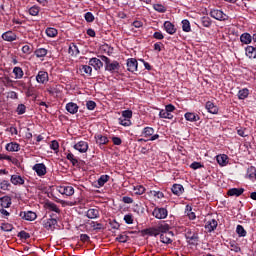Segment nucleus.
Segmentation results:
<instances>
[{
  "mask_svg": "<svg viewBox=\"0 0 256 256\" xmlns=\"http://www.w3.org/2000/svg\"><path fill=\"white\" fill-rule=\"evenodd\" d=\"M3 41H8L9 43H13V41H17V34L15 32L9 30L2 34Z\"/></svg>",
  "mask_w": 256,
  "mask_h": 256,
  "instance_id": "12",
  "label": "nucleus"
},
{
  "mask_svg": "<svg viewBox=\"0 0 256 256\" xmlns=\"http://www.w3.org/2000/svg\"><path fill=\"white\" fill-rule=\"evenodd\" d=\"M50 148L53 151H59V142L57 140L51 141Z\"/></svg>",
  "mask_w": 256,
  "mask_h": 256,
  "instance_id": "63",
  "label": "nucleus"
},
{
  "mask_svg": "<svg viewBox=\"0 0 256 256\" xmlns=\"http://www.w3.org/2000/svg\"><path fill=\"white\" fill-rule=\"evenodd\" d=\"M171 191L174 195H177V197H181V195L185 193V188L181 184H173Z\"/></svg>",
  "mask_w": 256,
  "mask_h": 256,
  "instance_id": "20",
  "label": "nucleus"
},
{
  "mask_svg": "<svg viewBox=\"0 0 256 256\" xmlns=\"http://www.w3.org/2000/svg\"><path fill=\"white\" fill-rule=\"evenodd\" d=\"M18 237H19L20 239H24L25 241H27V239H30L31 234H29L28 232L22 230V231H20V232L18 233Z\"/></svg>",
  "mask_w": 256,
  "mask_h": 256,
  "instance_id": "55",
  "label": "nucleus"
},
{
  "mask_svg": "<svg viewBox=\"0 0 256 256\" xmlns=\"http://www.w3.org/2000/svg\"><path fill=\"white\" fill-rule=\"evenodd\" d=\"M169 235H173V232H169L168 234L167 233L160 234L161 243H164L165 245H171V243H173V240L171 239V237H169Z\"/></svg>",
  "mask_w": 256,
  "mask_h": 256,
  "instance_id": "27",
  "label": "nucleus"
},
{
  "mask_svg": "<svg viewBox=\"0 0 256 256\" xmlns=\"http://www.w3.org/2000/svg\"><path fill=\"white\" fill-rule=\"evenodd\" d=\"M159 117L160 119H173V114L170 112L166 111L165 109H161L159 112Z\"/></svg>",
  "mask_w": 256,
  "mask_h": 256,
  "instance_id": "38",
  "label": "nucleus"
},
{
  "mask_svg": "<svg viewBox=\"0 0 256 256\" xmlns=\"http://www.w3.org/2000/svg\"><path fill=\"white\" fill-rule=\"evenodd\" d=\"M109 225L111 229H119L121 227V225L119 224V222H117V220H110Z\"/></svg>",
  "mask_w": 256,
  "mask_h": 256,
  "instance_id": "64",
  "label": "nucleus"
},
{
  "mask_svg": "<svg viewBox=\"0 0 256 256\" xmlns=\"http://www.w3.org/2000/svg\"><path fill=\"white\" fill-rule=\"evenodd\" d=\"M150 193L156 197L157 199H163V197H165V194H163V192L161 191H155V190H152L150 191Z\"/></svg>",
  "mask_w": 256,
  "mask_h": 256,
  "instance_id": "62",
  "label": "nucleus"
},
{
  "mask_svg": "<svg viewBox=\"0 0 256 256\" xmlns=\"http://www.w3.org/2000/svg\"><path fill=\"white\" fill-rule=\"evenodd\" d=\"M245 55L246 57H248V59H251L252 61H256V47L247 46L245 48Z\"/></svg>",
  "mask_w": 256,
  "mask_h": 256,
  "instance_id": "13",
  "label": "nucleus"
},
{
  "mask_svg": "<svg viewBox=\"0 0 256 256\" xmlns=\"http://www.w3.org/2000/svg\"><path fill=\"white\" fill-rule=\"evenodd\" d=\"M245 193V189L243 188H231L228 190L227 195L229 197H241Z\"/></svg>",
  "mask_w": 256,
  "mask_h": 256,
  "instance_id": "19",
  "label": "nucleus"
},
{
  "mask_svg": "<svg viewBox=\"0 0 256 256\" xmlns=\"http://www.w3.org/2000/svg\"><path fill=\"white\" fill-rule=\"evenodd\" d=\"M84 18H85V21H87V23H93V21H95V16L91 12L85 13Z\"/></svg>",
  "mask_w": 256,
  "mask_h": 256,
  "instance_id": "54",
  "label": "nucleus"
},
{
  "mask_svg": "<svg viewBox=\"0 0 256 256\" xmlns=\"http://www.w3.org/2000/svg\"><path fill=\"white\" fill-rule=\"evenodd\" d=\"M13 73L15 75V79H23V76L25 75L23 68L19 66L13 68Z\"/></svg>",
  "mask_w": 256,
  "mask_h": 256,
  "instance_id": "35",
  "label": "nucleus"
},
{
  "mask_svg": "<svg viewBox=\"0 0 256 256\" xmlns=\"http://www.w3.org/2000/svg\"><path fill=\"white\" fill-rule=\"evenodd\" d=\"M236 233L239 235V237H247V231L242 225H237Z\"/></svg>",
  "mask_w": 256,
  "mask_h": 256,
  "instance_id": "43",
  "label": "nucleus"
},
{
  "mask_svg": "<svg viewBox=\"0 0 256 256\" xmlns=\"http://www.w3.org/2000/svg\"><path fill=\"white\" fill-rule=\"evenodd\" d=\"M9 187H11V183L8 180H2L0 182V189L2 191H9Z\"/></svg>",
  "mask_w": 256,
  "mask_h": 256,
  "instance_id": "49",
  "label": "nucleus"
},
{
  "mask_svg": "<svg viewBox=\"0 0 256 256\" xmlns=\"http://www.w3.org/2000/svg\"><path fill=\"white\" fill-rule=\"evenodd\" d=\"M200 23H201L202 27H206L208 29H209V27H211V25H213V21L211 20V18L209 16L201 17Z\"/></svg>",
  "mask_w": 256,
  "mask_h": 256,
  "instance_id": "31",
  "label": "nucleus"
},
{
  "mask_svg": "<svg viewBox=\"0 0 256 256\" xmlns=\"http://www.w3.org/2000/svg\"><path fill=\"white\" fill-rule=\"evenodd\" d=\"M36 81L37 83H40V85H45L46 83H49V73L47 71H39L36 75Z\"/></svg>",
  "mask_w": 256,
  "mask_h": 256,
  "instance_id": "7",
  "label": "nucleus"
},
{
  "mask_svg": "<svg viewBox=\"0 0 256 256\" xmlns=\"http://www.w3.org/2000/svg\"><path fill=\"white\" fill-rule=\"evenodd\" d=\"M29 13L30 15H32V17H37V15H39V7L33 6L29 9Z\"/></svg>",
  "mask_w": 256,
  "mask_h": 256,
  "instance_id": "61",
  "label": "nucleus"
},
{
  "mask_svg": "<svg viewBox=\"0 0 256 256\" xmlns=\"http://www.w3.org/2000/svg\"><path fill=\"white\" fill-rule=\"evenodd\" d=\"M205 107H206L208 113H211L212 115H217V113H219V107H217V105H215L211 101L206 102Z\"/></svg>",
  "mask_w": 256,
  "mask_h": 256,
  "instance_id": "26",
  "label": "nucleus"
},
{
  "mask_svg": "<svg viewBox=\"0 0 256 256\" xmlns=\"http://www.w3.org/2000/svg\"><path fill=\"white\" fill-rule=\"evenodd\" d=\"M5 149H6V151L17 152L21 149V146L17 142H10V143L6 144Z\"/></svg>",
  "mask_w": 256,
  "mask_h": 256,
  "instance_id": "28",
  "label": "nucleus"
},
{
  "mask_svg": "<svg viewBox=\"0 0 256 256\" xmlns=\"http://www.w3.org/2000/svg\"><path fill=\"white\" fill-rule=\"evenodd\" d=\"M47 53H49V51L45 48H38L34 51V55L38 58L41 59L43 57H47Z\"/></svg>",
  "mask_w": 256,
  "mask_h": 256,
  "instance_id": "33",
  "label": "nucleus"
},
{
  "mask_svg": "<svg viewBox=\"0 0 256 256\" xmlns=\"http://www.w3.org/2000/svg\"><path fill=\"white\" fill-rule=\"evenodd\" d=\"M46 209H48V211H54V213H61V210L59 209L57 204H55L53 202H47Z\"/></svg>",
  "mask_w": 256,
  "mask_h": 256,
  "instance_id": "36",
  "label": "nucleus"
},
{
  "mask_svg": "<svg viewBox=\"0 0 256 256\" xmlns=\"http://www.w3.org/2000/svg\"><path fill=\"white\" fill-rule=\"evenodd\" d=\"M171 229V227L169 226V224H161L158 226V231L163 234V233H167V231H169Z\"/></svg>",
  "mask_w": 256,
  "mask_h": 256,
  "instance_id": "52",
  "label": "nucleus"
},
{
  "mask_svg": "<svg viewBox=\"0 0 256 256\" xmlns=\"http://www.w3.org/2000/svg\"><path fill=\"white\" fill-rule=\"evenodd\" d=\"M32 169L38 177H44V175H47V166L43 163L35 164Z\"/></svg>",
  "mask_w": 256,
  "mask_h": 256,
  "instance_id": "8",
  "label": "nucleus"
},
{
  "mask_svg": "<svg viewBox=\"0 0 256 256\" xmlns=\"http://www.w3.org/2000/svg\"><path fill=\"white\" fill-rule=\"evenodd\" d=\"M186 213H187V217H189L191 221H195V219H197L195 212H193V208L189 205L186 206Z\"/></svg>",
  "mask_w": 256,
  "mask_h": 256,
  "instance_id": "39",
  "label": "nucleus"
},
{
  "mask_svg": "<svg viewBox=\"0 0 256 256\" xmlns=\"http://www.w3.org/2000/svg\"><path fill=\"white\" fill-rule=\"evenodd\" d=\"M44 227L47 231H54L55 227H57V219L50 218L44 221Z\"/></svg>",
  "mask_w": 256,
  "mask_h": 256,
  "instance_id": "15",
  "label": "nucleus"
},
{
  "mask_svg": "<svg viewBox=\"0 0 256 256\" xmlns=\"http://www.w3.org/2000/svg\"><path fill=\"white\" fill-rule=\"evenodd\" d=\"M66 158L68 159L69 162L72 163V165L75 167V165H77V163H79V160H77V158L75 157V155L73 153H68Z\"/></svg>",
  "mask_w": 256,
  "mask_h": 256,
  "instance_id": "48",
  "label": "nucleus"
},
{
  "mask_svg": "<svg viewBox=\"0 0 256 256\" xmlns=\"http://www.w3.org/2000/svg\"><path fill=\"white\" fill-rule=\"evenodd\" d=\"M240 41L241 43H243L244 45H249L252 41H253V36H251V34L249 33H243L240 36Z\"/></svg>",
  "mask_w": 256,
  "mask_h": 256,
  "instance_id": "29",
  "label": "nucleus"
},
{
  "mask_svg": "<svg viewBox=\"0 0 256 256\" xmlns=\"http://www.w3.org/2000/svg\"><path fill=\"white\" fill-rule=\"evenodd\" d=\"M249 97V89L243 88L238 91V99L243 100Z\"/></svg>",
  "mask_w": 256,
  "mask_h": 256,
  "instance_id": "37",
  "label": "nucleus"
},
{
  "mask_svg": "<svg viewBox=\"0 0 256 256\" xmlns=\"http://www.w3.org/2000/svg\"><path fill=\"white\" fill-rule=\"evenodd\" d=\"M231 251H234V253H241V247H239V244L235 242H230Z\"/></svg>",
  "mask_w": 256,
  "mask_h": 256,
  "instance_id": "57",
  "label": "nucleus"
},
{
  "mask_svg": "<svg viewBox=\"0 0 256 256\" xmlns=\"http://www.w3.org/2000/svg\"><path fill=\"white\" fill-rule=\"evenodd\" d=\"M101 61L105 62V71H109V73H117L119 69H121V64L118 61L111 62L109 57L102 55L100 56Z\"/></svg>",
  "mask_w": 256,
  "mask_h": 256,
  "instance_id": "1",
  "label": "nucleus"
},
{
  "mask_svg": "<svg viewBox=\"0 0 256 256\" xmlns=\"http://www.w3.org/2000/svg\"><path fill=\"white\" fill-rule=\"evenodd\" d=\"M19 217H21V219H24L25 221H35V219H37V213L33 211H21L19 213Z\"/></svg>",
  "mask_w": 256,
  "mask_h": 256,
  "instance_id": "9",
  "label": "nucleus"
},
{
  "mask_svg": "<svg viewBox=\"0 0 256 256\" xmlns=\"http://www.w3.org/2000/svg\"><path fill=\"white\" fill-rule=\"evenodd\" d=\"M122 118L131 120V117H133V111L131 110H124L122 111Z\"/></svg>",
  "mask_w": 256,
  "mask_h": 256,
  "instance_id": "59",
  "label": "nucleus"
},
{
  "mask_svg": "<svg viewBox=\"0 0 256 256\" xmlns=\"http://www.w3.org/2000/svg\"><path fill=\"white\" fill-rule=\"evenodd\" d=\"M210 17H212V19H216V21H228L229 20V16L227 14H225L222 10H219V9H212L210 11Z\"/></svg>",
  "mask_w": 256,
  "mask_h": 256,
  "instance_id": "3",
  "label": "nucleus"
},
{
  "mask_svg": "<svg viewBox=\"0 0 256 256\" xmlns=\"http://www.w3.org/2000/svg\"><path fill=\"white\" fill-rule=\"evenodd\" d=\"M97 145H107L109 143V138L102 134H98L95 136Z\"/></svg>",
  "mask_w": 256,
  "mask_h": 256,
  "instance_id": "30",
  "label": "nucleus"
},
{
  "mask_svg": "<svg viewBox=\"0 0 256 256\" xmlns=\"http://www.w3.org/2000/svg\"><path fill=\"white\" fill-rule=\"evenodd\" d=\"M216 161L220 167H226V165L229 163V156L226 154H220L216 156Z\"/></svg>",
  "mask_w": 256,
  "mask_h": 256,
  "instance_id": "25",
  "label": "nucleus"
},
{
  "mask_svg": "<svg viewBox=\"0 0 256 256\" xmlns=\"http://www.w3.org/2000/svg\"><path fill=\"white\" fill-rule=\"evenodd\" d=\"M116 241H118V243H127V241H129V236L120 234L118 237H116Z\"/></svg>",
  "mask_w": 256,
  "mask_h": 256,
  "instance_id": "53",
  "label": "nucleus"
},
{
  "mask_svg": "<svg viewBox=\"0 0 256 256\" xmlns=\"http://www.w3.org/2000/svg\"><path fill=\"white\" fill-rule=\"evenodd\" d=\"M164 29L169 35H175V33H177V28H175V25L169 21L164 22Z\"/></svg>",
  "mask_w": 256,
  "mask_h": 256,
  "instance_id": "23",
  "label": "nucleus"
},
{
  "mask_svg": "<svg viewBox=\"0 0 256 256\" xmlns=\"http://www.w3.org/2000/svg\"><path fill=\"white\" fill-rule=\"evenodd\" d=\"M58 192H60L61 195H66V197H71V195L75 194V188H73V186H59Z\"/></svg>",
  "mask_w": 256,
  "mask_h": 256,
  "instance_id": "10",
  "label": "nucleus"
},
{
  "mask_svg": "<svg viewBox=\"0 0 256 256\" xmlns=\"http://www.w3.org/2000/svg\"><path fill=\"white\" fill-rule=\"evenodd\" d=\"M81 71L86 73V75H90L93 73V68H91V65H82Z\"/></svg>",
  "mask_w": 256,
  "mask_h": 256,
  "instance_id": "56",
  "label": "nucleus"
},
{
  "mask_svg": "<svg viewBox=\"0 0 256 256\" xmlns=\"http://www.w3.org/2000/svg\"><path fill=\"white\" fill-rule=\"evenodd\" d=\"M247 177L251 180V181H256V168L255 166H250L247 169Z\"/></svg>",
  "mask_w": 256,
  "mask_h": 256,
  "instance_id": "34",
  "label": "nucleus"
},
{
  "mask_svg": "<svg viewBox=\"0 0 256 256\" xmlns=\"http://www.w3.org/2000/svg\"><path fill=\"white\" fill-rule=\"evenodd\" d=\"M118 123L123 127H131V120L123 118L122 116L118 119Z\"/></svg>",
  "mask_w": 256,
  "mask_h": 256,
  "instance_id": "44",
  "label": "nucleus"
},
{
  "mask_svg": "<svg viewBox=\"0 0 256 256\" xmlns=\"http://www.w3.org/2000/svg\"><path fill=\"white\" fill-rule=\"evenodd\" d=\"M46 35H47V37H57L58 31L55 28H47Z\"/></svg>",
  "mask_w": 256,
  "mask_h": 256,
  "instance_id": "50",
  "label": "nucleus"
},
{
  "mask_svg": "<svg viewBox=\"0 0 256 256\" xmlns=\"http://www.w3.org/2000/svg\"><path fill=\"white\" fill-rule=\"evenodd\" d=\"M142 137H145V141H157L159 139V134H155V129L153 127H145L142 130Z\"/></svg>",
  "mask_w": 256,
  "mask_h": 256,
  "instance_id": "2",
  "label": "nucleus"
},
{
  "mask_svg": "<svg viewBox=\"0 0 256 256\" xmlns=\"http://www.w3.org/2000/svg\"><path fill=\"white\" fill-rule=\"evenodd\" d=\"M12 199L10 196H3L0 198V207L1 209H9L12 205Z\"/></svg>",
  "mask_w": 256,
  "mask_h": 256,
  "instance_id": "16",
  "label": "nucleus"
},
{
  "mask_svg": "<svg viewBox=\"0 0 256 256\" xmlns=\"http://www.w3.org/2000/svg\"><path fill=\"white\" fill-rule=\"evenodd\" d=\"M152 215L155 219H167L169 211L166 208L156 207L154 208Z\"/></svg>",
  "mask_w": 256,
  "mask_h": 256,
  "instance_id": "4",
  "label": "nucleus"
},
{
  "mask_svg": "<svg viewBox=\"0 0 256 256\" xmlns=\"http://www.w3.org/2000/svg\"><path fill=\"white\" fill-rule=\"evenodd\" d=\"M124 221H125V223H126L127 225H133V222H134V220H133V214H126V215L124 216Z\"/></svg>",
  "mask_w": 256,
  "mask_h": 256,
  "instance_id": "60",
  "label": "nucleus"
},
{
  "mask_svg": "<svg viewBox=\"0 0 256 256\" xmlns=\"http://www.w3.org/2000/svg\"><path fill=\"white\" fill-rule=\"evenodd\" d=\"M182 30L185 33H190V31H191V23L189 22V20H187V19L182 20Z\"/></svg>",
  "mask_w": 256,
  "mask_h": 256,
  "instance_id": "41",
  "label": "nucleus"
},
{
  "mask_svg": "<svg viewBox=\"0 0 256 256\" xmlns=\"http://www.w3.org/2000/svg\"><path fill=\"white\" fill-rule=\"evenodd\" d=\"M10 183H12V185H25V178L22 177L21 175H12L10 178Z\"/></svg>",
  "mask_w": 256,
  "mask_h": 256,
  "instance_id": "17",
  "label": "nucleus"
},
{
  "mask_svg": "<svg viewBox=\"0 0 256 256\" xmlns=\"http://www.w3.org/2000/svg\"><path fill=\"white\" fill-rule=\"evenodd\" d=\"M133 191L135 195H143V193H145V186L143 185L134 186Z\"/></svg>",
  "mask_w": 256,
  "mask_h": 256,
  "instance_id": "45",
  "label": "nucleus"
},
{
  "mask_svg": "<svg viewBox=\"0 0 256 256\" xmlns=\"http://www.w3.org/2000/svg\"><path fill=\"white\" fill-rule=\"evenodd\" d=\"M153 9L158 13H165L167 11V8H165V6H163L162 4H154Z\"/></svg>",
  "mask_w": 256,
  "mask_h": 256,
  "instance_id": "51",
  "label": "nucleus"
},
{
  "mask_svg": "<svg viewBox=\"0 0 256 256\" xmlns=\"http://www.w3.org/2000/svg\"><path fill=\"white\" fill-rule=\"evenodd\" d=\"M185 237L189 243V245H197L199 243V234L195 232H191L188 230L185 234Z\"/></svg>",
  "mask_w": 256,
  "mask_h": 256,
  "instance_id": "5",
  "label": "nucleus"
},
{
  "mask_svg": "<svg viewBox=\"0 0 256 256\" xmlns=\"http://www.w3.org/2000/svg\"><path fill=\"white\" fill-rule=\"evenodd\" d=\"M218 225H219V223L217 222V220L212 219V220L206 222L205 229L208 231V233H213V231H215V229H217Z\"/></svg>",
  "mask_w": 256,
  "mask_h": 256,
  "instance_id": "24",
  "label": "nucleus"
},
{
  "mask_svg": "<svg viewBox=\"0 0 256 256\" xmlns=\"http://www.w3.org/2000/svg\"><path fill=\"white\" fill-rule=\"evenodd\" d=\"M89 65L95 69V71H99V69H103V62L98 58H91L89 60Z\"/></svg>",
  "mask_w": 256,
  "mask_h": 256,
  "instance_id": "18",
  "label": "nucleus"
},
{
  "mask_svg": "<svg viewBox=\"0 0 256 256\" xmlns=\"http://www.w3.org/2000/svg\"><path fill=\"white\" fill-rule=\"evenodd\" d=\"M86 217L88 219H99L101 214L99 213V208H90L86 212Z\"/></svg>",
  "mask_w": 256,
  "mask_h": 256,
  "instance_id": "14",
  "label": "nucleus"
},
{
  "mask_svg": "<svg viewBox=\"0 0 256 256\" xmlns=\"http://www.w3.org/2000/svg\"><path fill=\"white\" fill-rule=\"evenodd\" d=\"M69 55H79V47L75 45V43L70 44L69 49H68Z\"/></svg>",
  "mask_w": 256,
  "mask_h": 256,
  "instance_id": "40",
  "label": "nucleus"
},
{
  "mask_svg": "<svg viewBox=\"0 0 256 256\" xmlns=\"http://www.w3.org/2000/svg\"><path fill=\"white\" fill-rule=\"evenodd\" d=\"M86 107H87L88 111H93V110H95V107H97V103H95V101H93V100H89L86 102Z\"/></svg>",
  "mask_w": 256,
  "mask_h": 256,
  "instance_id": "58",
  "label": "nucleus"
},
{
  "mask_svg": "<svg viewBox=\"0 0 256 256\" xmlns=\"http://www.w3.org/2000/svg\"><path fill=\"white\" fill-rule=\"evenodd\" d=\"M90 225L94 231H103L104 229L103 224L99 222L92 221Z\"/></svg>",
  "mask_w": 256,
  "mask_h": 256,
  "instance_id": "47",
  "label": "nucleus"
},
{
  "mask_svg": "<svg viewBox=\"0 0 256 256\" xmlns=\"http://www.w3.org/2000/svg\"><path fill=\"white\" fill-rule=\"evenodd\" d=\"M27 111V106L25 104H19L16 108L17 115H25Z\"/></svg>",
  "mask_w": 256,
  "mask_h": 256,
  "instance_id": "46",
  "label": "nucleus"
},
{
  "mask_svg": "<svg viewBox=\"0 0 256 256\" xmlns=\"http://www.w3.org/2000/svg\"><path fill=\"white\" fill-rule=\"evenodd\" d=\"M74 149L79 151V153H87V151H89V143L83 140L79 141L74 145Z\"/></svg>",
  "mask_w": 256,
  "mask_h": 256,
  "instance_id": "11",
  "label": "nucleus"
},
{
  "mask_svg": "<svg viewBox=\"0 0 256 256\" xmlns=\"http://www.w3.org/2000/svg\"><path fill=\"white\" fill-rule=\"evenodd\" d=\"M109 179H111L110 175H101L99 177V179L97 180V185L96 187H103L105 185V183H107V181H109Z\"/></svg>",
  "mask_w": 256,
  "mask_h": 256,
  "instance_id": "32",
  "label": "nucleus"
},
{
  "mask_svg": "<svg viewBox=\"0 0 256 256\" xmlns=\"http://www.w3.org/2000/svg\"><path fill=\"white\" fill-rule=\"evenodd\" d=\"M146 235H150V237H157V235H160L159 228H152V229H146L144 230Z\"/></svg>",
  "mask_w": 256,
  "mask_h": 256,
  "instance_id": "42",
  "label": "nucleus"
},
{
  "mask_svg": "<svg viewBox=\"0 0 256 256\" xmlns=\"http://www.w3.org/2000/svg\"><path fill=\"white\" fill-rule=\"evenodd\" d=\"M66 111H68V113L71 115H75L79 111V106L75 102H69L66 104Z\"/></svg>",
  "mask_w": 256,
  "mask_h": 256,
  "instance_id": "22",
  "label": "nucleus"
},
{
  "mask_svg": "<svg viewBox=\"0 0 256 256\" xmlns=\"http://www.w3.org/2000/svg\"><path fill=\"white\" fill-rule=\"evenodd\" d=\"M127 71L130 73H135L138 71L139 62H137V59L135 58H128L126 62Z\"/></svg>",
  "mask_w": 256,
  "mask_h": 256,
  "instance_id": "6",
  "label": "nucleus"
},
{
  "mask_svg": "<svg viewBox=\"0 0 256 256\" xmlns=\"http://www.w3.org/2000/svg\"><path fill=\"white\" fill-rule=\"evenodd\" d=\"M184 118L186 121H190V123H195L201 119L195 112H186L184 114Z\"/></svg>",
  "mask_w": 256,
  "mask_h": 256,
  "instance_id": "21",
  "label": "nucleus"
}]
</instances>
